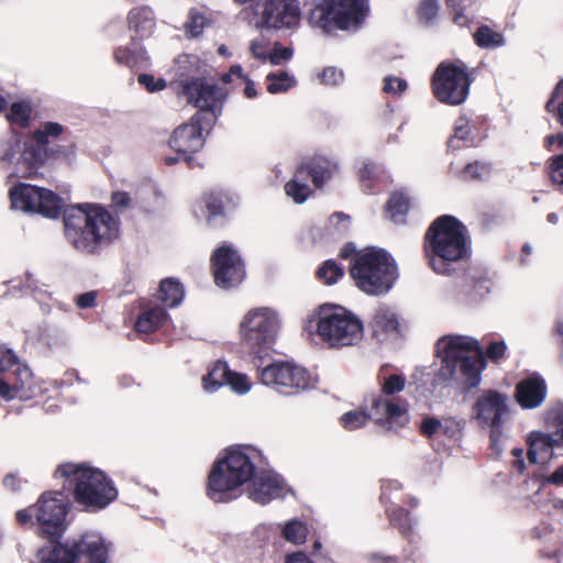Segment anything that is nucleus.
Masks as SVG:
<instances>
[{
    "label": "nucleus",
    "mask_w": 563,
    "mask_h": 563,
    "mask_svg": "<svg viewBox=\"0 0 563 563\" xmlns=\"http://www.w3.org/2000/svg\"><path fill=\"white\" fill-rule=\"evenodd\" d=\"M262 460L260 451L252 446H234L214 462L209 476L207 495L216 503H228L238 498L241 487L253 479L249 490L252 500L266 505L283 498L289 492L284 479L271 470L256 473Z\"/></svg>",
    "instance_id": "f257e3e1"
},
{
    "label": "nucleus",
    "mask_w": 563,
    "mask_h": 563,
    "mask_svg": "<svg viewBox=\"0 0 563 563\" xmlns=\"http://www.w3.org/2000/svg\"><path fill=\"white\" fill-rule=\"evenodd\" d=\"M67 242L77 251L96 254L120 234V221L106 208L93 203L75 205L65 210Z\"/></svg>",
    "instance_id": "f03ea898"
},
{
    "label": "nucleus",
    "mask_w": 563,
    "mask_h": 563,
    "mask_svg": "<svg viewBox=\"0 0 563 563\" xmlns=\"http://www.w3.org/2000/svg\"><path fill=\"white\" fill-rule=\"evenodd\" d=\"M424 252L433 272L451 275L471 255L466 228L454 217L438 218L426 234Z\"/></svg>",
    "instance_id": "7ed1b4c3"
},
{
    "label": "nucleus",
    "mask_w": 563,
    "mask_h": 563,
    "mask_svg": "<svg viewBox=\"0 0 563 563\" xmlns=\"http://www.w3.org/2000/svg\"><path fill=\"white\" fill-rule=\"evenodd\" d=\"M437 355L441 360L438 373L440 380H462L470 387L479 383L485 360L476 339L459 334L444 335L438 340Z\"/></svg>",
    "instance_id": "20e7f679"
},
{
    "label": "nucleus",
    "mask_w": 563,
    "mask_h": 563,
    "mask_svg": "<svg viewBox=\"0 0 563 563\" xmlns=\"http://www.w3.org/2000/svg\"><path fill=\"white\" fill-rule=\"evenodd\" d=\"M305 332L329 349L357 345L364 335V324L352 311L334 305H323L306 320Z\"/></svg>",
    "instance_id": "39448f33"
},
{
    "label": "nucleus",
    "mask_w": 563,
    "mask_h": 563,
    "mask_svg": "<svg viewBox=\"0 0 563 563\" xmlns=\"http://www.w3.org/2000/svg\"><path fill=\"white\" fill-rule=\"evenodd\" d=\"M55 475L74 485V498L86 510L103 509L117 498L118 492L112 481L99 468L65 463L58 466Z\"/></svg>",
    "instance_id": "423d86ee"
},
{
    "label": "nucleus",
    "mask_w": 563,
    "mask_h": 563,
    "mask_svg": "<svg viewBox=\"0 0 563 563\" xmlns=\"http://www.w3.org/2000/svg\"><path fill=\"white\" fill-rule=\"evenodd\" d=\"M512 418V404L508 395L495 389L482 390L472 406L471 419L477 428L489 434L490 449L501 455L507 426Z\"/></svg>",
    "instance_id": "0eeeda50"
},
{
    "label": "nucleus",
    "mask_w": 563,
    "mask_h": 563,
    "mask_svg": "<svg viewBox=\"0 0 563 563\" xmlns=\"http://www.w3.org/2000/svg\"><path fill=\"white\" fill-rule=\"evenodd\" d=\"M350 273L357 288L373 296L388 292L398 277L393 257L378 249H366L357 253Z\"/></svg>",
    "instance_id": "6e6552de"
},
{
    "label": "nucleus",
    "mask_w": 563,
    "mask_h": 563,
    "mask_svg": "<svg viewBox=\"0 0 563 563\" xmlns=\"http://www.w3.org/2000/svg\"><path fill=\"white\" fill-rule=\"evenodd\" d=\"M280 323L278 312L272 308L258 307L249 310L239 325L242 346L255 357H265L277 341Z\"/></svg>",
    "instance_id": "1a4fd4ad"
},
{
    "label": "nucleus",
    "mask_w": 563,
    "mask_h": 563,
    "mask_svg": "<svg viewBox=\"0 0 563 563\" xmlns=\"http://www.w3.org/2000/svg\"><path fill=\"white\" fill-rule=\"evenodd\" d=\"M368 13L365 0H323L310 13V23L327 33L357 31Z\"/></svg>",
    "instance_id": "9d476101"
},
{
    "label": "nucleus",
    "mask_w": 563,
    "mask_h": 563,
    "mask_svg": "<svg viewBox=\"0 0 563 563\" xmlns=\"http://www.w3.org/2000/svg\"><path fill=\"white\" fill-rule=\"evenodd\" d=\"M406 378L399 374L384 377L382 395L373 397L374 422L385 430L397 431L409 421L408 404L400 398H394L395 394L404 390Z\"/></svg>",
    "instance_id": "9b49d317"
},
{
    "label": "nucleus",
    "mask_w": 563,
    "mask_h": 563,
    "mask_svg": "<svg viewBox=\"0 0 563 563\" xmlns=\"http://www.w3.org/2000/svg\"><path fill=\"white\" fill-rule=\"evenodd\" d=\"M108 545L97 531H87L77 538L58 543L42 558V563H106Z\"/></svg>",
    "instance_id": "f8f14e48"
},
{
    "label": "nucleus",
    "mask_w": 563,
    "mask_h": 563,
    "mask_svg": "<svg viewBox=\"0 0 563 563\" xmlns=\"http://www.w3.org/2000/svg\"><path fill=\"white\" fill-rule=\"evenodd\" d=\"M471 79L462 62L441 63L432 80V90L437 99L450 106L462 104L468 96Z\"/></svg>",
    "instance_id": "ddd939ff"
},
{
    "label": "nucleus",
    "mask_w": 563,
    "mask_h": 563,
    "mask_svg": "<svg viewBox=\"0 0 563 563\" xmlns=\"http://www.w3.org/2000/svg\"><path fill=\"white\" fill-rule=\"evenodd\" d=\"M527 443L530 463L545 464L554 456L553 450L563 446V406L548 413L545 430L531 431Z\"/></svg>",
    "instance_id": "4468645a"
},
{
    "label": "nucleus",
    "mask_w": 563,
    "mask_h": 563,
    "mask_svg": "<svg viewBox=\"0 0 563 563\" xmlns=\"http://www.w3.org/2000/svg\"><path fill=\"white\" fill-rule=\"evenodd\" d=\"M33 394L30 368L21 364L11 350L0 346V396L5 400L29 399Z\"/></svg>",
    "instance_id": "2eb2a0df"
},
{
    "label": "nucleus",
    "mask_w": 563,
    "mask_h": 563,
    "mask_svg": "<svg viewBox=\"0 0 563 563\" xmlns=\"http://www.w3.org/2000/svg\"><path fill=\"white\" fill-rule=\"evenodd\" d=\"M13 209L36 212L55 219L63 208V200L53 191L36 186L20 184L10 189Z\"/></svg>",
    "instance_id": "dca6fc26"
},
{
    "label": "nucleus",
    "mask_w": 563,
    "mask_h": 563,
    "mask_svg": "<svg viewBox=\"0 0 563 563\" xmlns=\"http://www.w3.org/2000/svg\"><path fill=\"white\" fill-rule=\"evenodd\" d=\"M261 380L284 394L305 390L316 384L314 377L306 368L289 362H276L265 366L261 372Z\"/></svg>",
    "instance_id": "f3484780"
},
{
    "label": "nucleus",
    "mask_w": 563,
    "mask_h": 563,
    "mask_svg": "<svg viewBox=\"0 0 563 563\" xmlns=\"http://www.w3.org/2000/svg\"><path fill=\"white\" fill-rule=\"evenodd\" d=\"M67 510V498L63 492H48L40 497L34 512L41 531L51 540L65 531Z\"/></svg>",
    "instance_id": "a211bd4d"
},
{
    "label": "nucleus",
    "mask_w": 563,
    "mask_h": 563,
    "mask_svg": "<svg viewBox=\"0 0 563 563\" xmlns=\"http://www.w3.org/2000/svg\"><path fill=\"white\" fill-rule=\"evenodd\" d=\"M211 268L214 282L221 288L235 287L245 276L244 264L239 252L228 243L213 252Z\"/></svg>",
    "instance_id": "6ab92c4d"
},
{
    "label": "nucleus",
    "mask_w": 563,
    "mask_h": 563,
    "mask_svg": "<svg viewBox=\"0 0 563 563\" xmlns=\"http://www.w3.org/2000/svg\"><path fill=\"white\" fill-rule=\"evenodd\" d=\"M300 21L298 0H266L262 10L261 24L267 27H294Z\"/></svg>",
    "instance_id": "aec40b11"
},
{
    "label": "nucleus",
    "mask_w": 563,
    "mask_h": 563,
    "mask_svg": "<svg viewBox=\"0 0 563 563\" xmlns=\"http://www.w3.org/2000/svg\"><path fill=\"white\" fill-rule=\"evenodd\" d=\"M184 95L188 102L194 103L202 111L216 112L218 104L222 101L223 92L216 84L206 79H194L184 81Z\"/></svg>",
    "instance_id": "412c9836"
},
{
    "label": "nucleus",
    "mask_w": 563,
    "mask_h": 563,
    "mask_svg": "<svg viewBox=\"0 0 563 563\" xmlns=\"http://www.w3.org/2000/svg\"><path fill=\"white\" fill-rule=\"evenodd\" d=\"M223 385L230 386L238 394H245L251 388L246 375L232 372L224 362H217L211 371L203 376L202 386L206 391L214 393Z\"/></svg>",
    "instance_id": "4be33fe9"
},
{
    "label": "nucleus",
    "mask_w": 563,
    "mask_h": 563,
    "mask_svg": "<svg viewBox=\"0 0 563 563\" xmlns=\"http://www.w3.org/2000/svg\"><path fill=\"white\" fill-rule=\"evenodd\" d=\"M205 139L200 128L199 115L176 128L169 139V146L178 153L189 154L202 148Z\"/></svg>",
    "instance_id": "5701e85b"
},
{
    "label": "nucleus",
    "mask_w": 563,
    "mask_h": 563,
    "mask_svg": "<svg viewBox=\"0 0 563 563\" xmlns=\"http://www.w3.org/2000/svg\"><path fill=\"white\" fill-rule=\"evenodd\" d=\"M547 393L548 388L544 379L533 374L517 385L516 399L522 408L534 409L544 402Z\"/></svg>",
    "instance_id": "b1692460"
},
{
    "label": "nucleus",
    "mask_w": 563,
    "mask_h": 563,
    "mask_svg": "<svg viewBox=\"0 0 563 563\" xmlns=\"http://www.w3.org/2000/svg\"><path fill=\"white\" fill-rule=\"evenodd\" d=\"M464 421L453 417L435 418L424 417L420 423V432L427 438L444 435L451 440H457L464 428Z\"/></svg>",
    "instance_id": "393cba45"
},
{
    "label": "nucleus",
    "mask_w": 563,
    "mask_h": 563,
    "mask_svg": "<svg viewBox=\"0 0 563 563\" xmlns=\"http://www.w3.org/2000/svg\"><path fill=\"white\" fill-rule=\"evenodd\" d=\"M369 327L373 335L378 341H385L397 336L399 333L397 313L387 306H379L373 313Z\"/></svg>",
    "instance_id": "a878e982"
},
{
    "label": "nucleus",
    "mask_w": 563,
    "mask_h": 563,
    "mask_svg": "<svg viewBox=\"0 0 563 563\" xmlns=\"http://www.w3.org/2000/svg\"><path fill=\"white\" fill-rule=\"evenodd\" d=\"M128 25L132 36L140 40L150 37L155 29V16L148 7L133 8L128 14Z\"/></svg>",
    "instance_id": "bb28decb"
},
{
    "label": "nucleus",
    "mask_w": 563,
    "mask_h": 563,
    "mask_svg": "<svg viewBox=\"0 0 563 563\" xmlns=\"http://www.w3.org/2000/svg\"><path fill=\"white\" fill-rule=\"evenodd\" d=\"M338 163L324 156H316L309 163L301 165L306 169L307 178L310 177L318 188L329 181L338 170Z\"/></svg>",
    "instance_id": "cd10ccee"
},
{
    "label": "nucleus",
    "mask_w": 563,
    "mask_h": 563,
    "mask_svg": "<svg viewBox=\"0 0 563 563\" xmlns=\"http://www.w3.org/2000/svg\"><path fill=\"white\" fill-rule=\"evenodd\" d=\"M168 319L165 309L153 306L144 309L135 322V330L140 333H151L162 327Z\"/></svg>",
    "instance_id": "c85d7f7f"
},
{
    "label": "nucleus",
    "mask_w": 563,
    "mask_h": 563,
    "mask_svg": "<svg viewBox=\"0 0 563 563\" xmlns=\"http://www.w3.org/2000/svg\"><path fill=\"white\" fill-rule=\"evenodd\" d=\"M285 194L296 203H303L311 195L306 169L298 167L292 178L285 184Z\"/></svg>",
    "instance_id": "c756f323"
},
{
    "label": "nucleus",
    "mask_w": 563,
    "mask_h": 563,
    "mask_svg": "<svg viewBox=\"0 0 563 563\" xmlns=\"http://www.w3.org/2000/svg\"><path fill=\"white\" fill-rule=\"evenodd\" d=\"M475 44L483 49H496L506 44V38L501 31L494 26L482 24L473 33Z\"/></svg>",
    "instance_id": "7c9ffc66"
},
{
    "label": "nucleus",
    "mask_w": 563,
    "mask_h": 563,
    "mask_svg": "<svg viewBox=\"0 0 563 563\" xmlns=\"http://www.w3.org/2000/svg\"><path fill=\"white\" fill-rule=\"evenodd\" d=\"M158 298L168 307L178 306L184 299V289L174 278H166L159 285Z\"/></svg>",
    "instance_id": "2f4dec72"
},
{
    "label": "nucleus",
    "mask_w": 563,
    "mask_h": 563,
    "mask_svg": "<svg viewBox=\"0 0 563 563\" xmlns=\"http://www.w3.org/2000/svg\"><path fill=\"white\" fill-rule=\"evenodd\" d=\"M32 104L27 100L13 102L7 113V119L16 128H27L32 119Z\"/></svg>",
    "instance_id": "473e14b6"
},
{
    "label": "nucleus",
    "mask_w": 563,
    "mask_h": 563,
    "mask_svg": "<svg viewBox=\"0 0 563 563\" xmlns=\"http://www.w3.org/2000/svg\"><path fill=\"white\" fill-rule=\"evenodd\" d=\"M373 412L374 410L372 400L368 411L363 409L350 410L340 417V424L347 431L360 429L364 427L368 420L374 421Z\"/></svg>",
    "instance_id": "72a5a7b5"
},
{
    "label": "nucleus",
    "mask_w": 563,
    "mask_h": 563,
    "mask_svg": "<svg viewBox=\"0 0 563 563\" xmlns=\"http://www.w3.org/2000/svg\"><path fill=\"white\" fill-rule=\"evenodd\" d=\"M43 163V153L34 147H25L19 161V172L22 177L33 176Z\"/></svg>",
    "instance_id": "f704fd0d"
},
{
    "label": "nucleus",
    "mask_w": 563,
    "mask_h": 563,
    "mask_svg": "<svg viewBox=\"0 0 563 563\" xmlns=\"http://www.w3.org/2000/svg\"><path fill=\"white\" fill-rule=\"evenodd\" d=\"M267 91L272 95L284 93L296 86L295 76L287 71L269 73L266 76Z\"/></svg>",
    "instance_id": "c9c22d12"
},
{
    "label": "nucleus",
    "mask_w": 563,
    "mask_h": 563,
    "mask_svg": "<svg viewBox=\"0 0 563 563\" xmlns=\"http://www.w3.org/2000/svg\"><path fill=\"white\" fill-rule=\"evenodd\" d=\"M409 209V198L402 192H394L387 203L390 219L396 223L404 222V217Z\"/></svg>",
    "instance_id": "e433bc0d"
},
{
    "label": "nucleus",
    "mask_w": 563,
    "mask_h": 563,
    "mask_svg": "<svg viewBox=\"0 0 563 563\" xmlns=\"http://www.w3.org/2000/svg\"><path fill=\"white\" fill-rule=\"evenodd\" d=\"M343 275V268L333 260L325 261L317 271L318 279L328 286L335 284Z\"/></svg>",
    "instance_id": "4c0bfd02"
},
{
    "label": "nucleus",
    "mask_w": 563,
    "mask_h": 563,
    "mask_svg": "<svg viewBox=\"0 0 563 563\" xmlns=\"http://www.w3.org/2000/svg\"><path fill=\"white\" fill-rule=\"evenodd\" d=\"M308 529L299 520H290L283 528L284 538L291 543L300 544L305 542L307 538Z\"/></svg>",
    "instance_id": "58836bf2"
},
{
    "label": "nucleus",
    "mask_w": 563,
    "mask_h": 563,
    "mask_svg": "<svg viewBox=\"0 0 563 563\" xmlns=\"http://www.w3.org/2000/svg\"><path fill=\"white\" fill-rule=\"evenodd\" d=\"M387 514L390 522L397 527L404 536H409L412 532V522L409 514L402 508L387 507Z\"/></svg>",
    "instance_id": "ea45409f"
},
{
    "label": "nucleus",
    "mask_w": 563,
    "mask_h": 563,
    "mask_svg": "<svg viewBox=\"0 0 563 563\" xmlns=\"http://www.w3.org/2000/svg\"><path fill=\"white\" fill-rule=\"evenodd\" d=\"M547 111L552 113L563 128V79L556 85L552 97L545 104Z\"/></svg>",
    "instance_id": "a19ab883"
},
{
    "label": "nucleus",
    "mask_w": 563,
    "mask_h": 563,
    "mask_svg": "<svg viewBox=\"0 0 563 563\" xmlns=\"http://www.w3.org/2000/svg\"><path fill=\"white\" fill-rule=\"evenodd\" d=\"M63 132V126L55 122H46L34 132V140L40 146L49 143L51 137H57Z\"/></svg>",
    "instance_id": "79ce46f5"
},
{
    "label": "nucleus",
    "mask_w": 563,
    "mask_h": 563,
    "mask_svg": "<svg viewBox=\"0 0 563 563\" xmlns=\"http://www.w3.org/2000/svg\"><path fill=\"white\" fill-rule=\"evenodd\" d=\"M490 168L485 163L474 162L467 164L459 176L465 180L468 179H484L488 177Z\"/></svg>",
    "instance_id": "37998d69"
},
{
    "label": "nucleus",
    "mask_w": 563,
    "mask_h": 563,
    "mask_svg": "<svg viewBox=\"0 0 563 563\" xmlns=\"http://www.w3.org/2000/svg\"><path fill=\"white\" fill-rule=\"evenodd\" d=\"M473 126L470 123V120L462 115L455 121L454 125V135L450 140L449 144L451 147L455 146V141H466L472 137Z\"/></svg>",
    "instance_id": "c03bdc74"
},
{
    "label": "nucleus",
    "mask_w": 563,
    "mask_h": 563,
    "mask_svg": "<svg viewBox=\"0 0 563 563\" xmlns=\"http://www.w3.org/2000/svg\"><path fill=\"white\" fill-rule=\"evenodd\" d=\"M205 205L207 209V218L211 220L213 218L220 217L223 214L224 209V197L222 194H210L205 199Z\"/></svg>",
    "instance_id": "a18cd8bd"
},
{
    "label": "nucleus",
    "mask_w": 563,
    "mask_h": 563,
    "mask_svg": "<svg viewBox=\"0 0 563 563\" xmlns=\"http://www.w3.org/2000/svg\"><path fill=\"white\" fill-rule=\"evenodd\" d=\"M471 0H448V5L452 11L453 22L460 26L468 24V18L464 14V10Z\"/></svg>",
    "instance_id": "49530a36"
},
{
    "label": "nucleus",
    "mask_w": 563,
    "mask_h": 563,
    "mask_svg": "<svg viewBox=\"0 0 563 563\" xmlns=\"http://www.w3.org/2000/svg\"><path fill=\"white\" fill-rule=\"evenodd\" d=\"M378 172V167L375 163L366 161L363 163V166L360 168V180L362 187L366 191L372 190V181L376 178Z\"/></svg>",
    "instance_id": "de8ad7c7"
},
{
    "label": "nucleus",
    "mask_w": 563,
    "mask_h": 563,
    "mask_svg": "<svg viewBox=\"0 0 563 563\" xmlns=\"http://www.w3.org/2000/svg\"><path fill=\"white\" fill-rule=\"evenodd\" d=\"M349 225V216L341 212L333 213L328 220V230L330 234H343L347 231Z\"/></svg>",
    "instance_id": "09e8293b"
},
{
    "label": "nucleus",
    "mask_w": 563,
    "mask_h": 563,
    "mask_svg": "<svg viewBox=\"0 0 563 563\" xmlns=\"http://www.w3.org/2000/svg\"><path fill=\"white\" fill-rule=\"evenodd\" d=\"M205 25L206 18L198 12H191L185 24L186 33L190 37H197L202 33Z\"/></svg>",
    "instance_id": "8fccbe9b"
},
{
    "label": "nucleus",
    "mask_w": 563,
    "mask_h": 563,
    "mask_svg": "<svg viewBox=\"0 0 563 563\" xmlns=\"http://www.w3.org/2000/svg\"><path fill=\"white\" fill-rule=\"evenodd\" d=\"M250 53L254 58L261 60H268L271 53V44L267 40L261 37L251 41L250 43Z\"/></svg>",
    "instance_id": "3c124183"
},
{
    "label": "nucleus",
    "mask_w": 563,
    "mask_h": 563,
    "mask_svg": "<svg viewBox=\"0 0 563 563\" xmlns=\"http://www.w3.org/2000/svg\"><path fill=\"white\" fill-rule=\"evenodd\" d=\"M292 51L289 47H282L278 43L271 47L268 62L273 65H280L291 58Z\"/></svg>",
    "instance_id": "603ef678"
},
{
    "label": "nucleus",
    "mask_w": 563,
    "mask_h": 563,
    "mask_svg": "<svg viewBox=\"0 0 563 563\" xmlns=\"http://www.w3.org/2000/svg\"><path fill=\"white\" fill-rule=\"evenodd\" d=\"M550 176L552 181L563 190V154L552 158L550 164Z\"/></svg>",
    "instance_id": "864d4df0"
},
{
    "label": "nucleus",
    "mask_w": 563,
    "mask_h": 563,
    "mask_svg": "<svg viewBox=\"0 0 563 563\" xmlns=\"http://www.w3.org/2000/svg\"><path fill=\"white\" fill-rule=\"evenodd\" d=\"M439 11V4L437 0H422L419 5V16L426 22H431Z\"/></svg>",
    "instance_id": "5fc2aeb1"
},
{
    "label": "nucleus",
    "mask_w": 563,
    "mask_h": 563,
    "mask_svg": "<svg viewBox=\"0 0 563 563\" xmlns=\"http://www.w3.org/2000/svg\"><path fill=\"white\" fill-rule=\"evenodd\" d=\"M320 79L327 86H338L343 81V73L334 67H327L321 73Z\"/></svg>",
    "instance_id": "6e6d98bb"
},
{
    "label": "nucleus",
    "mask_w": 563,
    "mask_h": 563,
    "mask_svg": "<svg viewBox=\"0 0 563 563\" xmlns=\"http://www.w3.org/2000/svg\"><path fill=\"white\" fill-rule=\"evenodd\" d=\"M507 351V344L505 341H494L492 342L487 350H486V356L492 361H498L500 360Z\"/></svg>",
    "instance_id": "4d7b16f0"
},
{
    "label": "nucleus",
    "mask_w": 563,
    "mask_h": 563,
    "mask_svg": "<svg viewBox=\"0 0 563 563\" xmlns=\"http://www.w3.org/2000/svg\"><path fill=\"white\" fill-rule=\"evenodd\" d=\"M407 89L406 80L398 77H388L385 79L384 91L387 93H401Z\"/></svg>",
    "instance_id": "13d9d810"
},
{
    "label": "nucleus",
    "mask_w": 563,
    "mask_h": 563,
    "mask_svg": "<svg viewBox=\"0 0 563 563\" xmlns=\"http://www.w3.org/2000/svg\"><path fill=\"white\" fill-rule=\"evenodd\" d=\"M139 82L145 86L150 92L163 90L165 88V81L162 79L155 80L152 75L142 74L139 77Z\"/></svg>",
    "instance_id": "bf43d9fd"
},
{
    "label": "nucleus",
    "mask_w": 563,
    "mask_h": 563,
    "mask_svg": "<svg viewBox=\"0 0 563 563\" xmlns=\"http://www.w3.org/2000/svg\"><path fill=\"white\" fill-rule=\"evenodd\" d=\"M96 297L95 291H88L79 295L76 299V303L81 309L91 308L96 305Z\"/></svg>",
    "instance_id": "052dcab7"
},
{
    "label": "nucleus",
    "mask_w": 563,
    "mask_h": 563,
    "mask_svg": "<svg viewBox=\"0 0 563 563\" xmlns=\"http://www.w3.org/2000/svg\"><path fill=\"white\" fill-rule=\"evenodd\" d=\"M401 485L394 479H387L382 485V495L383 499L389 500L391 498V493L394 490H399Z\"/></svg>",
    "instance_id": "680f3d73"
},
{
    "label": "nucleus",
    "mask_w": 563,
    "mask_h": 563,
    "mask_svg": "<svg viewBox=\"0 0 563 563\" xmlns=\"http://www.w3.org/2000/svg\"><path fill=\"white\" fill-rule=\"evenodd\" d=\"M544 144L551 151L562 150L563 148V133L548 135L544 139Z\"/></svg>",
    "instance_id": "e2e57ef3"
},
{
    "label": "nucleus",
    "mask_w": 563,
    "mask_h": 563,
    "mask_svg": "<svg viewBox=\"0 0 563 563\" xmlns=\"http://www.w3.org/2000/svg\"><path fill=\"white\" fill-rule=\"evenodd\" d=\"M12 283V288H20L25 290L26 292H33L36 289L35 280L31 274L25 275V280L22 285L16 284L14 280Z\"/></svg>",
    "instance_id": "0e129e2a"
},
{
    "label": "nucleus",
    "mask_w": 563,
    "mask_h": 563,
    "mask_svg": "<svg viewBox=\"0 0 563 563\" xmlns=\"http://www.w3.org/2000/svg\"><path fill=\"white\" fill-rule=\"evenodd\" d=\"M112 205L117 208H125L130 203V197L126 192L117 191L112 195Z\"/></svg>",
    "instance_id": "69168bd1"
},
{
    "label": "nucleus",
    "mask_w": 563,
    "mask_h": 563,
    "mask_svg": "<svg viewBox=\"0 0 563 563\" xmlns=\"http://www.w3.org/2000/svg\"><path fill=\"white\" fill-rule=\"evenodd\" d=\"M547 482L555 486H563V465L560 466L553 474H551Z\"/></svg>",
    "instance_id": "338daca9"
},
{
    "label": "nucleus",
    "mask_w": 563,
    "mask_h": 563,
    "mask_svg": "<svg viewBox=\"0 0 563 563\" xmlns=\"http://www.w3.org/2000/svg\"><path fill=\"white\" fill-rule=\"evenodd\" d=\"M286 563H313L311 562L306 554L301 552L294 553L289 555L286 560Z\"/></svg>",
    "instance_id": "774afa93"
}]
</instances>
